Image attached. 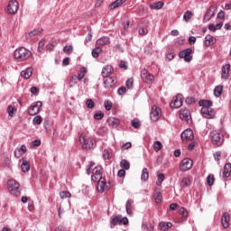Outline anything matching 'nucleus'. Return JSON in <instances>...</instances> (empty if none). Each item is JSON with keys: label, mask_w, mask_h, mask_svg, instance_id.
I'll return each mask as SVG.
<instances>
[{"label": "nucleus", "mask_w": 231, "mask_h": 231, "mask_svg": "<svg viewBox=\"0 0 231 231\" xmlns=\"http://www.w3.org/2000/svg\"><path fill=\"white\" fill-rule=\"evenodd\" d=\"M199 106L201 108V114L204 118L212 119L216 116V111L212 109V101L211 100H199Z\"/></svg>", "instance_id": "nucleus-1"}, {"label": "nucleus", "mask_w": 231, "mask_h": 231, "mask_svg": "<svg viewBox=\"0 0 231 231\" xmlns=\"http://www.w3.org/2000/svg\"><path fill=\"white\" fill-rule=\"evenodd\" d=\"M87 174H91L92 181L97 182L99 180H102V166L97 165L95 167V162H90L87 167Z\"/></svg>", "instance_id": "nucleus-2"}, {"label": "nucleus", "mask_w": 231, "mask_h": 231, "mask_svg": "<svg viewBox=\"0 0 231 231\" xmlns=\"http://www.w3.org/2000/svg\"><path fill=\"white\" fill-rule=\"evenodd\" d=\"M14 57L18 62H24V60H28L32 57V51L24 47H19L14 51Z\"/></svg>", "instance_id": "nucleus-3"}, {"label": "nucleus", "mask_w": 231, "mask_h": 231, "mask_svg": "<svg viewBox=\"0 0 231 231\" xmlns=\"http://www.w3.org/2000/svg\"><path fill=\"white\" fill-rule=\"evenodd\" d=\"M79 143H81V147L86 149V151H89L97 147V141H95V139L92 137H88L84 134L79 136Z\"/></svg>", "instance_id": "nucleus-4"}, {"label": "nucleus", "mask_w": 231, "mask_h": 231, "mask_svg": "<svg viewBox=\"0 0 231 231\" xmlns=\"http://www.w3.org/2000/svg\"><path fill=\"white\" fill-rule=\"evenodd\" d=\"M21 187V185L19 184V182H17V180L12 179L9 180L8 181V189L9 191L11 192V194H13V196H21V190L19 189Z\"/></svg>", "instance_id": "nucleus-5"}, {"label": "nucleus", "mask_w": 231, "mask_h": 231, "mask_svg": "<svg viewBox=\"0 0 231 231\" xmlns=\"http://www.w3.org/2000/svg\"><path fill=\"white\" fill-rule=\"evenodd\" d=\"M97 190L100 194H104V192H107V190L111 189V183L106 181L104 178L99 179V180H97Z\"/></svg>", "instance_id": "nucleus-6"}, {"label": "nucleus", "mask_w": 231, "mask_h": 231, "mask_svg": "<svg viewBox=\"0 0 231 231\" xmlns=\"http://www.w3.org/2000/svg\"><path fill=\"white\" fill-rule=\"evenodd\" d=\"M41 107H42V102L37 101L32 103L27 109L28 115H30V116H35V115H38L39 111H41Z\"/></svg>", "instance_id": "nucleus-7"}, {"label": "nucleus", "mask_w": 231, "mask_h": 231, "mask_svg": "<svg viewBox=\"0 0 231 231\" xmlns=\"http://www.w3.org/2000/svg\"><path fill=\"white\" fill-rule=\"evenodd\" d=\"M194 51L190 48L185 49L179 52L180 59H183L185 62H190L192 60V54Z\"/></svg>", "instance_id": "nucleus-8"}, {"label": "nucleus", "mask_w": 231, "mask_h": 231, "mask_svg": "<svg viewBox=\"0 0 231 231\" xmlns=\"http://www.w3.org/2000/svg\"><path fill=\"white\" fill-rule=\"evenodd\" d=\"M180 120H182V122H187V124L192 122V116H190V110L185 107L180 108Z\"/></svg>", "instance_id": "nucleus-9"}, {"label": "nucleus", "mask_w": 231, "mask_h": 231, "mask_svg": "<svg viewBox=\"0 0 231 231\" xmlns=\"http://www.w3.org/2000/svg\"><path fill=\"white\" fill-rule=\"evenodd\" d=\"M211 142L213 145L221 147V145H223V137H221V134L217 133V131H213L211 133Z\"/></svg>", "instance_id": "nucleus-10"}, {"label": "nucleus", "mask_w": 231, "mask_h": 231, "mask_svg": "<svg viewBox=\"0 0 231 231\" xmlns=\"http://www.w3.org/2000/svg\"><path fill=\"white\" fill-rule=\"evenodd\" d=\"M161 115H162V108H160L156 106H152V112L150 114V118H151L152 122H158Z\"/></svg>", "instance_id": "nucleus-11"}, {"label": "nucleus", "mask_w": 231, "mask_h": 231, "mask_svg": "<svg viewBox=\"0 0 231 231\" xmlns=\"http://www.w3.org/2000/svg\"><path fill=\"white\" fill-rule=\"evenodd\" d=\"M18 10H19V2L15 0H11L7 5V13H9L11 15H14L17 14Z\"/></svg>", "instance_id": "nucleus-12"}, {"label": "nucleus", "mask_w": 231, "mask_h": 231, "mask_svg": "<svg viewBox=\"0 0 231 231\" xmlns=\"http://www.w3.org/2000/svg\"><path fill=\"white\" fill-rule=\"evenodd\" d=\"M181 106H183V95L178 94L172 98V101L171 102V107H175L178 109L181 107Z\"/></svg>", "instance_id": "nucleus-13"}, {"label": "nucleus", "mask_w": 231, "mask_h": 231, "mask_svg": "<svg viewBox=\"0 0 231 231\" xmlns=\"http://www.w3.org/2000/svg\"><path fill=\"white\" fill-rule=\"evenodd\" d=\"M180 138L182 142H189L190 140H194V132H192V129L188 128L181 133Z\"/></svg>", "instance_id": "nucleus-14"}, {"label": "nucleus", "mask_w": 231, "mask_h": 231, "mask_svg": "<svg viewBox=\"0 0 231 231\" xmlns=\"http://www.w3.org/2000/svg\"><path fill=\"white\" fill-rule=\"evenodd\" d=\"M217 10V7H216V5H211L204 15V18H203L204 23H208V21H210L212 17H214V14H216Z\"/></svg>", "instance_id": "nucleus-15"}, {"label": "nucleus", "mask_w": 231, "mask_h": 231, "mask_svg": "<svg viewBox=\"0 0 231 231\" xmlns=\"http://www.w3.org/2000/svg\"><path fill=\"white\" fill-rule=\"evenodd\" d=\"M190 169H192V160L189 158L183 159L180 170L182 172H185L187 171H190Z\"/></svg>", "instance_id": "nucleus-16"}, {"label": "nucleus", "mask_w": 231, "mask_h": 231, "mask_svg": "<svg viewBox=\"0 0 231 231\" xmlns=\"http://www.w3.org/2000/svg\"><path fill=\"white\" fill-rule=\"evenodd\" d=\"M141 79L143 80V82H146L147 84H151L152 82L154 77L151 75L147 69H143L141 70Z\"/></svg>", "instance_id": "nucleus-17"}, {"label": "nucleus", "mask_w": 231, "mask_h": 231, "mask_svg": "<svg viewBox=\"0 0 231 231\" xmlns=\"http://www.w3.org/2000/svg\"><path fill=\"white\" fill-rule=\"evenodd\" d=\"M230 75V64L222 66L221 79L226 80Z\"/></svg>", "instance_id": "nucleus-18"}, {"label": "nucleus", "mask_w": 231, "mask_h": 231, "mask_svg": "<svg viewBox=\"0 0 231 231\" xmlns=\"http://www.w3.org/2000/svg\"><path fill=\"white\" fill-rule=\"evenodd\" d=\"M115 79L111 77L104 78V86L106 89H111L115 86Z\"/></svg>", "instance_id": "nucleus-19"}, {"label": "nucleus", "mask_w": 231, "mask_h": 231, "mask_svg": "<svg viewBox=\"0 0 231 231\" xmlns=\"http://www.w3.org/2000/svg\"><path fill=\"white\" fill-rule=\"evenodd\" d=\"M217 42L216 37L208 34L205 37V41H204V44L205 46L208 47V46H214V43Z\"/></svg>", "instance_id": "nucleus-20"}, {"label": "nucleus", "mask_w": 231, "mask_h": 231, "mask_svg": "<svg viewBox=\"0 0 231 231\" xmlns=\"http://www.w3.org/2000/svg\"><path fill=\"white\" fill-rule=\"evenodd\" d=\"M113 73V67L111 65H106L102 69L101 75L103 78H107Z\"/></svg>", "instance_id": "nucleus-21"}, {"label": "nucleus", "mask_w": 231, "mask_h": 231, "mask_svg": "<svg viewBox=\"0 0 231 231\" xmlns=\"http://www.w3.org/2000/svg\"><path fill=\"white\" fill-rule=\"evenodd\" d=\"M230 221V215L227 212H225L221 218L222 226L224 228H228Z\"/></svg>", "instance_id": "nucleus-22"}, {"label": "nucleus", "mask_w": 231, "mask_h": 231, "mask_svg": "<svg viewBox=\"0 0 231 231\" xmlns=\"http://www.w3.org/2000/svg\"><path fill=\"white\" fill-rule=\"evenodd\" d=\"M111 43V40L107 36H103L97 41V46H107Z\"/></svg>", "instance_id": "nucleus-23"}, {"label": "nucleus", "mask_w": 231, "mask_h": 231, "mask_svg": "<svg viewBox=\"0 0 231 231\" xmlns=\"http://www.w3.org/2000/svg\"><path fill=\"white\" fill-rule=\"evenodd\" d=\"M32 74H33V69L27 68L21 72V77L23 79H25L26 80H28V79H30V77H32Z\"/></svg>", "instance_id": "nucleus-24"}, {"label": "nucleus", "mask_w": 231, "mask_h": 231, "mask_svg": "<svg viewBox=\"0 0 231 231\" xmlns=\"http://www.w3.org/2000/svg\"><path fill=\"white\" fill-rule=\"evenodd\" d=\"M230 173H231V163L227 162L224 166L222 176H223V178H229Z\"/></svg>", "instance_id": "nucleus-25"}, {"label": "nucleus", "mask_w": 231, "mask_h": 231, "mask_svg": "<svg viewBox=\"0 0 231 231\" xmlns=\"http://www.w3.org/2000/svg\"><path fill=\"white\" fill-rule=\"evenodd\" d=\"M107 124L110 127H113L115 129V128H116L117 125H120V120H118V118H115V117H109L107 119Z\"/></svg>", "instance_id": "nucleus-26"}, {"label": "nucleus", "mask_w": 231, "mask_h": 231, "mask_svg": "<svg viewBox=\"0 0 231 231\" xmlns=\"http://www.w3.org/2000/svg\"><path fill=\"white\" fill-rule=\"evenodd\" d=\"M159 228L161 231H169V228H172V223L171 222H161L159 224Z\"/></svg>", "instance_id": "nucleus-27"}, {"label": "nucleus", "mask_w": 231, "mask_h": 231, "mask_svg": "<svg viewBox=\"0 0 231 231\" xmlns=\"http://www.w3.org/2000/svg\"><path fill=\"white\" fill-rule=\"evenodd\" d=\"M133 203H134V201H133V199H128L126 201L125 210H126V214H128V216H131V214H133Z\"/></svg>", "instance_id": "nucleus-28"}, {"label": "nucleus", "mask_w": 231, "mask_h": 231, "mask_svg": "<svg viewBox=\"0 0 231 231\" xmlns=\"http://www.w3.org/2000/svg\"><path fill=\"white\" fill-rule=\"evenodd\" d=\"M152 149L155 152H160L163 149V144L160 141H154L152 144Z\"/></svg>", "instance_id": "nucleus-29"}, {"label": "nucleus", "mask_w": 231, "mask_h": 231, "mask_svg": "<svg viewBox=\"0 0 231 231\" xmlns=\"http://www.w3.org/2000/svg\"><path fill=\"white\" fill-rule=\"evenodd\" d=\"M221 95H223V86L218 85V86L215 87V88H214V96L217 98H219V97H221Z\"/></svg>", "instance_id": "nucleus-30"}, {"label": "nucleus", "mask_w": 231, "mask_h": 231, "mask_svg": "<svg viewBox=\"0 0 231 231\" xmlns=\"http://www.w3.org/2000/svg\"><path fill=\"white\" fill-rule=\"evenodd\" d=\"M21 169L23 172H28L30 171V162L23 160Z\"/></svg>", "instance_id": "nucleus-31"}, {"label": "nucleus", "mask_w": 231, "mask_h": 231, "mask_svg": "<svg viewBox=\"0 0 231 231\" xmlns=\"http://www.w3.org/2000/svg\"><path fill=\"white\" fill-rule=\"evenodd\" d=\"M42 32V29H34L33 31L30 32L28 34H26V39H32V37H35L36 35H39Z\"/></svg>", "instance_id": "nucleus-32"}, {"label": "nucleus", "mask_w": 231, "mask_h": 231, "mask_svg": "<svg viewBox=\"0 0 231 231\" xmlns=\"http://www.w3.org/2000/svg\"><path fill=\"white\" fill-rule=\"evenodd\" d=\"M141 180L142 181H147V180H149V170H147V168L143 169Z\"/></svg>", "instance_id": "nucleus-33"}, {"label": "nucleus", "mask_w": 231, "mask_h": 231, "mask_svg": "<svg viewBox=\"0 0 231 231\" xmlns=\"http://www.w3.org/2000/svg\"><path fill=\"white\" fill-rule=\"evenodd\" d=\"M88 73V69H86V67H82L79 70V73L78 75V80H82V79H84V77H86V74Z\"/></svg>", "instance_id": "nucleus-34"}, {"label": "nucleus", "mask_w": 231, "mask_h": 231, "mask_svg": "<svg viewBox=\"0 0 231 231\" xmlns=\"http://www.w3.org/2000/svg\"><path fill=\"white\" fill-rule=\"evenodd\" d=\"M179 213L182 216V221H185L189 217V211L185 208H180Z\"/></svg>", "instance_id": "nucleus-35"}, {"label": "nucleus", "mask_w": 231, "mask_h": 231, "mask_svg": "<svg viewBox=\"0 0 231 231\" xmlns=\"http://www.w3.org/2000/svg\"><path fill=\"white\" fill-rule=\"evenodd\" d=\"M131 125L132 127H134V129H140L142 123L140 122V120L138 118H134L131 121Z\"/></svg>", "instance_id": "nucleus-36"}, {"label": "nucleus", "mask_w": 231, "mask_h": 231, "mask_svg": "<svg viewBox=\"0 0 231 231\" xmlns=\"http://www.w3.org/2000/svg\"><path fill=\"white\" fill-rule=\"evenodd\" d=\"M116 225H120V215L112 218V220L110 222L111 228H115V226H116Z\"/></svg>", "instance_id": "nucleus-37"}, {"label": "nucleus", "mask_w": 231, "mask_h": 231, "mask_svg": "<svg viewBox=\"0 0 231 231\" xmlns=\"http://www.w3.org/2000/svg\"><path fill=\"white\" fill-rule=\"evenodd\" d=\"M7 113H8V116L14 117V115H15V113H17V108L12 106H7Z\"/></svg>", "instance_id": "nucleus-38"}, {"label": "nucleus", "mask_w": 231, "mask_h": 231, "mask_svg": "<svg viewBox=\"0 0 231 231\" xmlns=\"http://www.w3.org/2000/svg\"><path fill=\"white\" fill-rule=\"evenodd\" d=\"M102 52V49L100 47H96L95 49L92 50V57L94 59H98V56Z\"/></svg>", "instance_id": "nucleus-39"}, {"label": "nucleus", "mask_w": 231, "mask_h": 231, "mask_svg": "<svg viewBox=\"0 0 231 231\" xmlns=\"http://www.w3.org/2000/svg\"><path fill=\"white\" fill-rule=\"evenodd\" d=\"M120 166L122 169H125V171H129V168L131 167V165L129 164V162H127V160L123 159L120 162Z\"/></svg>", "instance_id": "nucleus-40"}, {"label": "nucleus", "mask_w": 231, "mask_h": 231, "mask_svg": "<svg viewBox=\"0 0 231 231\" xmlns=\"http://www.w3.org/2000/svg\"><path fill=\"white\" fill-rule=\"evenodd\" d=\"M32 124L33 125H41L42 124V116H36L32 119Z\"/></svg>", "instance_id": "nucleus-41"}, {"label": "nucleus", "mask_w": 231, "mask_h": 231, "mask_svg": "<svg viewBox=\"0 0 231 231\" xmlns=\"http://www.w3.org/2000/svg\"><path fill=\"white\" fill-rule=\"evenodd\" d=\"M193 14L190 11H186L183 15V21L189 23L192 19Z\"/></svg>", "instance_id": "nucleus-42"}, {"label": "nucleus", "mask_w": 231, "mask_h": 231, "mask_svg": "<svg viewBox=\"0 0 231 231\" xmlns=\"http://www.w3.org/2000/svg\"><path fill=\"white\" fill-rule=\"evenodd\" d=\"M63 51L67 55H71L73 53V45H66L63 47Z\"/></svg>", "instance_id": "nucleus-43"}, {"label": "nucleus", "mask_w": 231, "mask_h": 231, "mask_svg": "<svg viewBox=\"0 0 231 231\" xmlns=\"http://www.w3.org/2000/svg\"><path fill=\"white\" fill-rule=\"evenodd\" d=\"M142 228L143 230H147V231H153L154 230V226H152L151 224H147L145 222H143L142 224Z\"/></svg>", "instance_id": "nucleus-44"}, {"label": "nucleus", "mask_w": 231, "mask_h": 231, "mask_svg": "<svg viewBox=\"0 0 231 231\" xmlns=\"http://www.w3.org/2000/svg\"><path fill=\"white\" fill-rule=\"evenodd\" d=\"M104 106L106 111H111V107H113V102L109 99L105 100Z\"/></svg>", "instance_id": "nucleus-45"}, {"label": "nucleus", "mask_w": 231, "mask_h": 231, "mask_svg": "<svg viewBox=\"0 0 231 231\" xmlns=\"http://www.w3.org/2000/svg\"><path fill=\"white\" fill-rule=\"evenodd\" d=\"M165 180V175L163 173H160L157 175V182L156 185L160 186L162 183H163V180Z\"/></svg>", "instance_id": "nucleus-46"}, {"label": "nucleus", "mask_w": 231, "mask_h": 231, "mask_svg": "<svg viewBox=\"0 0 231 231\" xmlns=\"http://www.w3.org/2000/svg\"><path fill=\"white\" fill-rule=\"evenodd\" d=\"M152 8L153 10H162V8H163V2L159 1L155 3L153 5H152Z\"/></svg>", "instance_id": "nucleus-47"}, {"label": "nucleus", "mask_w": 231, "mask_h": 231, "mask_svg": "<svg viewBox=\"0 0 231 231\" xmlns=\"http://www.w3.org/2000/svg\"><path fill=\"white\" fill-rule=\"evenodd\" d=\"M133 84H134V79L133 78L128 79L125 82L127 89H133Z\"/></svg>", "instance_id": "nucleus-48"}, {"label": "nucleus", "mask_w": 231, "mask_h": 231, "mask_svg": "<svg viewBox=\"0 0 231 231\" xmlns=\"http://www.w3.org/2000/svg\"><path fill=\"white\" fill-rule=\"evenodd\" d=\"M60 196L61 199H66V198H71V193H69V191H61L60 193Z\"/></svg>", "instance_id": "nucleus-49"}, {"label": "nucleus", "mask_w": 231, "mask_h": 231, "mask_svg": "<svg viewBox=\"0 0 231 231\" xmlns=\"http://www.w3.org/2000/svg\"><path fill=\"white\" fill-rule=\"evenodd\" d=\"M207 183L209 187H212V185H214V175H208L207 177Z\"/></svg>", "instance_id": "nucleus-50"}, {"label": "nucleus", "mask_w": 231, "mask_h": 231, "mask_svg": "<svg viewBox=\"0 0 231 231\" xmlns=\"http://www.w3.org/2000/svg\"><path fill=\"white\" fill-rule=\"evenodd\" d=\"M102 118H104V114L102 113V111H99L94 115L95 120H102Z\"/></svg>", "instance_id": "nucleus-51"}, {"label": "nucleus", "mask_w": 231, "mask_h": 231, "mask_svg": "<svg viewBox=\"0 0 231 231\" xmlns=\"http://www.w3.org/2000/svg\"><path fill=\"white\" fill-rule=\"evenodd\" d=\"M104 160H111V155L109 154V151L104 150L102 152Z\"/></svg>", "instance_id": "nucleus-52"}, {"label": "nucleus", "mask_w": 231, "mask_h": 231, "mask_svg": "<svg viewBox=\"0 0 231 231\" xmlns=\"http://www.w3.org/2000/svg\"><path fill=\"white\" fill-rule=\"evenodd\" d=\"M86 104L88 109H93V107H95V102H93V99H87Z\"/></svg>", "instance_id": "nucleus-53"}, {"label": "nucleus", "mask_w": 231, "mask_h": 231, "mask_svg": "<svg viewBox=\"0 0 231 231\" xmlns=\"http://www.w3.org/2000/svg\"><path fill=\"white\" fill-rule=\"evenodd\" d=\"M127 91V88L125 87H121L117 89V95H125V92Z\"/></svg>", "instance_id": "nucleus-54"}, {"label": "nucleus", "mask_w": 231, "mask_h": 231, "mask_svg": "<svg viewBox=\"0 0 231 231\" xmlns=\"http://www.w3.org/2000/svg\"><path fill=\"white\" fill-rule=\"evenodd\" d=\"M129 224V219L127 217H122L120 216V225H128Z\"/></svg>", "instance_id": "nucleus-55"}, {"label": "nucleus", "mask_w": 231, "mask_h": 231, "mask_svg": "<svg viewBox=\"0 0 231 231\" xmlns=\"http://www.w3.org/2000/svg\"><path fill=\"white\" fill-rule=\"evenodd\" d=\"M131 147H133V144L131 142H127L122 146V149L123 151H127V149H131Z\"/></svg>", "instance_id": "nucleus-56"}, {"label": "nucleus", "mask_w": 231, "mask_h": 231, "mask_svg": "<svg viewBox=\"0 0 231 231\" xmlns=\"http://www.w3.org/2000/svg\"><path fill=\"white\" fill-rule=\"evenodd\" d=\"M45 44L46 42H44V40H42L38 44V51H42Z\"/></svg>", "instance_id": "nucleus-57"}, {"label": "nucleus", "mask_w": 231, "mask_h": 231, "mask_svg": "<svg viewBox=\"0 0 231 231\" xmlns=\"http://www.w3.org/2000/svg\"><path fill=\"white\" fill-rule=\"evenodd\" d=\"M14 154L15 158H21L23 156V153H22L21 150H19V148H16L14 150Z\"/></svg>", "instance_id": "nucleus-58"}, {"label": "nucleus", "mask_w": 231, "mask_h": 231, "mask_svg": "<svg viewBox=\"0 0 231 231\" xmlns=\"http://www.w3.org/2000/svg\"><path fill=\"white\" fill-rule=\"evenodd\" d=\"M166 59L167 60H172L174 59V52L170 51V52L166 54Z\"/></svg>", "instance_id": "nucleus-59"}, {"label": "nucleus", "mask_w": 231, "mask_h": 231, "mask_svg": "<svg viewBox=\"0 0 231 231\" xmlns=\"http://www.w3.org/2000/svg\"><path fill=\"white\" fill-rule=\"evenodd\" d=\"M32 147H40L41 145V140L36 139L34 141L32 142L31 143Z\"/></svg>", "instance_id": "nucleus-60"}, {"label": "nucleus", "mask_w": 231, "mask_h": 231, "mask_svg": "<svg viewBox=\"0 0 231 231\" xmlns=\"http://www.w3.org/2000/svg\"><path fill=\"white\" fill-rule=\"evenodd\" d=\"M149 33V31L147 28H140L139 29V35H147Z\"/></svg>", "instance_id": "nucleus-61"}, {"label": "nucleus", "mask_w": 231, "mask_h": 231, "mask_svg": "<svg viewBox=\"0 0 231 231\" xmlns=\"http://www.w3.org/2000/svg\"><path fill=\"white\" fill-rule=\"evenodd\" d=\"M183 187H189V183H190V180L188 178H183L181 181Z\"/></svg>", "instance_id": "nucleus-62"}, {"label": "nucleus", "mask_w": 231, "mask_h": 231, "mask_svg": "<svg viewBox=\"0 0 231 231\" xmlns=\"http://www.w3.org/2000/svg\"><path fill=\"white\" fill-rule=\"evenodd\" d=\"M194 102H196V98L194 97L186 98V104H188L189 106H190V104H194Z\"/></svg>", "instance_id": "nucleus-63"}, {"label": "nucleus", "mask_w": 231, "mask_h": 231, "mask_svg": "<svg viewBox=\"0 0 231 231\" xmlns=\"http://www.w3.org/2000/svg\"><path fill=\"white\" fill-rule=\"evenodd\" d=\"M118 5L116 4V1H114L109 6H108V8H109V10H115V8H118Z\"/></svg>", "instance_id": "nucleus-64"}]
</instances>
